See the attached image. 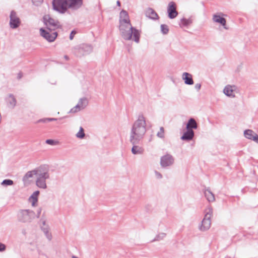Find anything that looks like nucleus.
<instances>
[{
    "label": "nucleus",
    "instance_id": "1",
    "mask_svg": "<svg viewBox=\"0 0 258 258\" xmlns=\"http://www.w3.org/2000/svg\"><path fill=\"white\" fill-rule=\"evenodd\" d=\"M147 124L145 116L140 114L133 123L130 132V142L131 144L140 143L147 132Z\"/></svg>",
    "mask_w": 258,
    "mask_h": 258
},
{
    "label": "nucleus",
    "instance_id": "2",
    "mask_svg": "<svg viewBox=\"0 0 258 258\" xmlns=\"http://www.w3.org/2000/svg\"><path fill=\"white\" fill-rule=\"evenodd\" d=\"M119 29L122 37L126 40H134L136 43L140 41V33L134 28L131 24L125 26H119Z\"/></svg>",
    "mask_w": 258,
    "mask_h": 258
},
{
    "label": "nucleus",
    "instance_id": "3",
    "mask_svg": "<svg viewBox=\"0 0 258 258\" xmlns=\"http://www.w3.org/2000/svg\"><path fill=\"white\" fill-rule=\"evenodd\" d=\"M49 178L50 174L48 167L46 165L39 166L36 179L37 186L40 188L46 189L47 188L46 180L49 179Z\"/></svg>",
    "mask_w": 258,
    "mask_h": 258
},
{
    "label": "nucleus",
    "instance_id": "4",
    "mask_svg": "<svg viewBox=\"0 0 258 258\" xmlns=\"http://www.w3.org/2000/svg\"><path fill=\"white\" fill-rule=\"evenodd\" d=\"M204 218L200 227V229L203 231L208 230L211 227V218L213 215V210L212 208L209 207L206 208Z\"/></svg>",
    "mask_w": 258,
    "mask_h": 258
},
{
    "label": "nucleus",
    "instance_id": "5",
    "mask_svg": "<svg viewBox=\"0 0 258 258\" xmlns=\"http://www.w3.org/2000/svg\"><path fill=\"white\" fill-rule=\"evenodd\" d=\"M51 29H40V35L49 42H53L57 36V33Z\"/></svg>",
    "mask_w": 258,
    "mask_h": 258
},
{
    "label": "nucleus",
    "instance_id": "6",
    "mask_svg": "<svg viewBox=\"0 0 258 258\" xmlns=\"http://www.w3.org/2000/svg\"><path fill=\"white\" fill-rule=\"evenodd\" d=\"M226 15L221 12H218L213 15L212 21L215 24H219L224 29L227 30L228 27L226 24V20L224 18Z\"/></svg>",
    "mask_w": 258,
    "mask_h": 258
},
{
    "label": "nucleus",
    "instance_id": "7",
    "mask_svg": "<svg viewBox=\"0 0 258 258\" xmlns=\"http://www.w3.org/2000/svg\"><path fill=\"white\" fill-rule=\"evenodd\" d=\"M52 6L53 10L62 14L64 13L69 8L67 0H53Z\"/></svg>",
    "mask_w": 258,
    "mask_h": 258
},
{
    "label": "nucleus",
    "instance_id": "8",
    "mask_svg": "<svg viewBox=\"0 0 258 258\" xmlns=\"http://www.w3.org/2000/svg\"><path fill=\"white\" fill-rule=\"evenodd\" d=\"M18 217L20 221L23 222H30L35 217V213L29 210H21L19 214Z\"/></svg>",
    "mask_w": 258,
    "mask_h": 258
},
{
    "label": "nucleus",
    "instance_id": "9",
    "mask_svg": "<svg viewBox=\"0 0 258 258\" xmlns=\"http://www.w3.org/2000/svg\"><path fill=\"white\" fill-rule=\"evenodd\" d=\"M43 22L47 29L54 30L59 28L60 25L58 21L51 18L49 15L43 17Z\"/></svg>",
    "mask_w": 258,
    "mask_h": 258
},
{
    "label": "nucleus",
    "instance_id": "10",
    "mask_svg": "<svg viewBox=\"0 0 258 258\" xmlns=\"http://www.w3.org/2000/svg\"><path fill=\"white\" fill-rule=\"evenodd\" d=\"M92 50L91 45L83 44L75 48V53L77 56H81L90 53Z\"/></svg>",
    "mask_w": 258,
    "mask_h": 258
},
{
    "label": "nucleus",
    "instance_id": "11",
    "mask_svg": "<svg viewBox=\"0 0 258 258\" xmlns=\"http://www.w3.org/2000/svg\"><path fill=\"white\" fill-rule=\"evenodd\" d=\"M10 19L9 25L11 28L15 29L20 26L21 24V20L15 11H12L11 12Z\"/></svg>",
    "mask_w": 258,
    "mask_h": 258
},
{
    "label": "nucleus",
    "instance_id": "12",
    "mask_svg": "<svg viewBox=\"0 0 258 258\" xmlns=\"http://www.w3.org/2000/svg\"><path fill=\"white\" fill-rule=\"evenodd\" d=\"M88 105V100L86 97H83L79 99L77 104L72 108L70 111L72 113H76L84 109Z\"/></svg>",
    "mask_w": 258,
    "mask_h": 258
},
{
    "label": "nucleus",
    "instance_id": "13",
    "mask_svg": "<svg viewBox=\"0 0 258 258\" xmlns=\"http://www.w3.org/2000/svg\"><path fill=\"white\" fill-rule=\"evenodd\" d=\"M174 163V158L170 154H167L161 157L160 165L163 168L172 166Z\"/></svg>",
    "mask_w": 258,
    "mask_h": 258
},
{
    "label": "nucleus",
    "instance_id": "14",
    "mask_svg": "<svg viewBox=\"0 0 258 258\" xmlns=\"http://www.w3.org/2000/svg\"><path fill=\"white\" fill-rule=\"evenodd\" d=\"M223 93L230 98L235 97V94L238 92L237 87L235 85H227L223 89Z\"/></svg>",
    "mask_w": 258,
    "mask_h": 258
},
{
    "label": "nucleus",
    "instance_id": "15",
    "mask_svg": "<svg viewBox=\"0 0 258 258\" xmlns=\"http://www.w3.org/2000/svg\"><path fill=\"white\" fill-rule=\"evenodd\" d=\"M167 12L168 17L171 19H174L178 15V12L176 10V4L173 2L169 3L167 7Z\"/></svg>",
    "mask_w": 258,
    "mask_h": 258
},
{
    "label": "nucleus",
    "instance_id": "16",
    "mask_svg": "<svg viewBox=\"0 0 258 258\" xmlns=\"http://www.w3.org/2000/svg\"><path fill=\"white\" fill-rule=\"evenodd\" d=\"M131 24L130 20L127 12L122 10L119 15V26H125Z\"/></svg>",
    "mask_w": 258,
    "mask_h": 258
},
{
    "label": "nucleus",
    "instance_id": "17",
    "mask_svg": "<svg viewBox=\"0 0 258 258\" xmlns=\"http://www.w3.org/2000/svg\"><path fill=\"white\" fill-rule=\"evenodd\" d=\"M68 8L74 10L79 9L82 5V0H67Z\"/></svg>",
    "mask_w": 258,
    "mask_h": 258
},
{
    "label": "nucleus",
    "instance_id": "18",
    "mask_svg": "<svg viewBox=\"0 0 258 258\" xmlns=\"http://www.w3.org/2000/svg\"><path fill=\"white\" fill-rule=\"evenodd\" d=\"M38 171V167L35 169L27 172L23 178V181L26 183L29 179L33 177L34 175L37 176V172Z\"/></svg>",
    "mask_w": 258,
    "mask_h": 258
},
{
    "label": "nucleus",
    "instance_id": "19",
    "mask_svg": "<svg viewBox=\"0 0 258 258\" xmlns=\"http://www.w3.org/2000/svg\"><path fill=\"white\" fill-rule=\"evenodd\" d=\"M194 132L193 130H187L186 132L184 133L181 139L183 141H190L194 137Z\"/></svg>",
    "mask_w": 258,
    "mask_h": 258
},
{
    "label": "nucleus",
    "instance_id": "20",
    "mask_svg": "<svg viewBox=\"0 0 258 258\" xmlns=\"http://www.w3.org/2000/svg\"><path fill=\"white\" fill-rule=\"evenodd\" d=\"M182 78L184 80L185 84L187 85H192L194 81L191 74L184 72L182 74Z\"/></svg>",
    "mask_w": 258,
    "mask_h": 258
},
{
    "label": "nucleus",
    "instance_id": "21",
    "mask_svg": "<svg viewBox=\"0 0 258 258\" xmlns=\"http://www.w3.org/2000/svg\"><path fill=\"white\" fill-rule=\"evenodd\" d=\"M145 15L147 17L151 19L156 20L158 19L157 14L151 8H148L146 10Z\"/></svg>",
    "mask_w": 258,
    "mask_h": 258
},
{
    "label": "nucleus",
    "instance_id": "22",
    "mask_svg": "<svg viewBox=\"0 0 258 258\" xmlns=\"http://www.w3.org/2000/svg\"><path fill=\"white\" fill-rule=\"evenodd\" d=\"M138 144H132L133 146L132 148V153L134 155L142 154L144 152L143 148L137 145Z\"/></svg>",
    "mask_w": 258,
    "mask_h": 258
},
{
    "label": "nucleus",
    "instance_id": "23",
    "mask_svg": "<svg viewBox=\"0 0 258 258\" xmlns=\"http://www.w3.org/2000/svg\"><path fill=\"white\" fill-rule=\"evenodd\" d=\"M204 195L207 200L209 202H213L215 201V198L213 193L210 189H206L204 191Z\"/></svg>",
    "mask_w": 258,
    "mask_h": 258
},
{
    "label": "nucleus",
    "instance_id": "24",
    "mask_svg": "<svg viewBox=\"0 0 258 258\" xmlns=\"http://www.w3.org/2000/svg\"><path fill=\"white\" fill-rule=\"evenodd\" d=\"M198 127V124L195 119L190 118L186 126L187 130H192V129H196Z\"/></svg>",
    "mask_w": 258,
    "mask_h": 258
},
{
    "label": "nucleus",
    "instance_id": "25",
    "mask_svg": "<svg viewBox=\"0 0 258 258\" xmlns=\"http://www.w3.org/2000/svg\"><path fill=\"white\" fill-rule=\"evenodd\" d=\"M39 194V191L37 190L34 191L30 197L29 200L33 206H35L38 201V196Z\"/></svg>",
    "mask_w": 258,
    "mask_h": 258
},
{
    "label": "nucleus",
    "instance_id": "26",
    "mask_svg": "<svg viewBox=\"0 0 258 258\" xmlns=\"http://www.w3.org/2000/svg\"><path fill=\"white\" fill-rule=\"evenodd\" d=\"M256 135V134L251 130H246L244 132V137L249 140H252Z\"/></svg>",
    "mask_w": 258,
    "mask_h": 258
},
{
    "label": "nucleus",
    "instance_id": "27",
    "mask_svg": "<svg viewBox=\"0 0 258 258\" xmlns=\"http://www.w3.org/2000/svg\"><path fill=\"white\" fill-rule=\"evenodd\" d=\"M193 20L191 18L188 19L182 18L180 20V25L181 27L188 26L192 23Z\"/></svg>",
    "mask_w": 258,
    "mask_h": 258
},
{
    "label": "nucleus",
    "instance_id": "28",
    "mask_svg": "<svg viewBox=\"0 0 258 258\" xmlns=\"http://www.w3.org/2000/svg\"><path fill=\"white\" fill-rule=\"evenodd\" d=\"M41 229L43 232L45 231L50 230L49 225L46 223V220L44 219H41Z\"/></svg>",
    "mask_w": 258,
    "mask_h": 258
},
{
    "label": "nucleus",
    "instance_id": "29",
    "mask_svg": "<svg viewBox=\"0 0 258 258\" xmlns=\"http://www.w3.org/2000/svg\"><path fill=\"white\" fill-rule=\"evenodd\" d=\"M8 102L10 104V105L12 107H14L16 104V100L14 96L12 95H10L8 97Z\"/></svg>",
    "mask_w": 258,
    "mask_h": 258
},
{
    "label": "nucleus",
    "instance_id": "30",
    "mask_svg": "<svg viewBox=\"0 0 258 258\" xmlns=\"http://www.w3.org/2000/svg\"><path fill=\"white\" fill-rule=\"evenodd\" d=\"M85 134L84 133V128L81 126L79 132L76 134V136L77 138L82 139L85 137Z\"/></svg>",
    "mask_w": 258,
    "mask_h": 258
},
{
    "label": "nucleus",
    "instance_id": "31",
    "mask_svg": "<svg viewBox=\"0 0 258 258\" xmlns=\"http://www.w3.org/2000/svg\"><path fill=\"white\" fill-rule=\"evenodd\" d=\"M161 31L163 34H167L169 32L168 26L165 24H162L160 26Z\"/></svg>",
    "mask_w": 258,
    "mask_h": 258
},
{
    "label": "nucleus",
    "instance_id": "32",
    "mask_svg": "<svg viewBox=\"0 0 258 258\" xmlns=\"http://www.w3.org/2000/svg\"><path fill=\"white\" fill-rule=\"evenodd\" d=\"M166 233H160L157 235L155 237L154 241H160L166 237Z\"/></svg>",
    "mask_w": 258,
    "mask_h": 258
},
{
    "label": "nucleus",
    "instance_id": "33",
    "mask_svg": "<svg viewBox=\"0 0 258 258\" xmlns=\"http://www.w3.org/2000/svg\"><path fill=\"white\" fill-rule=\"evenodd\" d=\"M157 136L158 138L163 139L164 138V128L161 126L160 127L159 131L157 133Z\"/></svg>",
    "mask_w": 258,
    "mask_h": 258
},
{
    "label": "nucleus",
    "instance_id": "34",
    "mask_svg": "<svg viewBox=\"0 0 258 258\" xmlns=\"http://www.w3.org/2000/svg\"><path fill=\"white\" fill-rule=\"evenodd\" d=\"M13 181L11 179H5L2 182L3 185H12L13 184Z\"/></svg>",
    "mask_w": 258,
    "mask_h": 258
},
{
    "label": "nucleus",
    "instance_id": "35",
    "mask_svg": "<svg viewBox=\"0 0 258 258\" xmlns=\"http://www.w3.org/2000/svg\"><path fill=\"white\" fill-rule=\"evenodd\" d=\"M45 237L48 240H51L52 238V236L50 230L45 231L43 232Z\"/></svg>",
    "mask_w": 258,
    "mask_h": 258
},
{
    "label": "nucleus",
    "instance_id": "36",
    "mask_svg": "<svg viewBox=\"0 0 258 258\" xmlns=\"http://www.w3.org/2000/svg\"><path fill=\"white\" fill-rule=\"evenodd\" d=\"M45 142L46 144H47L48 145H54L57 143V141H55L51 140V139H48V140H46Z\"/></svg>",
    "mask_w": 258,
    "mask_h": 258
},
{
    "label": "nucleus",
    "instance_id": "37",
    "mask_svg": "<svg viewBox=\"0 0 258 258\" xmlns=\"http://www.w3.org/2000/svg\"><path fill=\"white\" fill-rule=\"evenodd\" d=\"M6 245L0 242V252H4L6 250Z\"/></svg>",
    "mask_w": 258,
    "mask_h": 258
},
{
    "label": "nucleus",
    "instance_id": "38",
    "mask_svg": "<svg viewBox=\"0 0 258 258\" xmlns=\"http://www.w3.org/2000/svg\"><path fill=\"white\" fill-rule=\"evenodd\" d=\"M155 175L156 178H157V179H161V178H162V174L160 172H159L158 171H155Z\"/></svg>",
    "mask_w": 258,
    "mask_h": 258
},
{
    "label": "nucleus",
    "instance_id": "39",
    "mask_svg": "<svg viewBox=\"0 0 258 258\" xmlns=\"http://www.w3.org/2000/svg\"><path fill=\"white\" fill-rule=\"evenodd\" d=\"M32 1L33 3L36 5L41 3L43 1V0H32Z\"/></svg>",
    "mask_w": 258,
    "mask_h": 258
},
{
    "label": "nucleus",
    "instance_id": "40",
    "mask_svg": "<svg viewBox=\"0 0 258 258\" xmlns=\"http://www.w3.org/2000/svg\"><path fill=\"white\" fill-rule=\"evenodd\" d=\"M195 88L198 90H200L201 88V85L199 83L196 84L195 85Z\"/></svg>",
    "mask_w": 258,
    "mask_h": 258
},
{
    "label": "nucleus",
    "instance_id": "41",
    "mask_svg": "<svg viewBox=\"0 0 258 258\" xmlns=\"http://www.w3.org/2000/svg\"><path fill=\"white\" fill-rule=\"evenodd\" d=\"M252 141L258 144V135L257 134L254 136Z\"/></svg>",
    "mask_w": 258,
    "mask_h": 258
},
{
    "label": "nucleus",
    "instance_id": "42",
    "mask_svg": "<svg viewBox=\"0 0 258 258\" xmlns=\"http://www.w3.org/2000/svg\"><path fill=\"white\" fill-rule=\"evenodd\" d=\"M41 208H39L37 210V217H39L40 215V214H41Z\"/></svg>",
    "mask_w": 258,
    "mask_h": 258
},
{
    "label": "nucleus",
    "instance_id": "43",
    "mask_svg": "<svg viewBox=\"0 0 258 258\" xmlns=\"http://www.w3.org/2000/svg\"><path fill=\"white\" fill-rule=\"evenodd\" d=\"M47 120V119H46V118H43V119H40L38 120V122H46Z\"/></svg>",
    "mask_w": 258,
    "mask_h": 258
},
{
    "label": "nucleus",
    "instance_id": "44",
    "mask_svg": "<svg viewBox=\"0 0 258 258\" xmlns=\"http://www.w3.org/2000/svg\"><path fill=\"white\" fill-rule=\"evenodd\" d=\"M46 119H47L48 121H53L56 120L57 119L54 118H46Z\"/></svg>",
    "mask_w": 258,
    "mask_h": 258
},
{
    "label": "nucleus",
    "instance_id": "45",
    "mask_svg": "<svg viewBox=\"0 0 258 258\" xmlns=\"http://www.w3.org/2000/svg\"><path fill=\"white\" fill-rule=\"evenodd\" d=\"M73 37H74V35H73V32H72L71 34H70V39L71 40H72L73 39Z\"/></svg>",
    "mask_w": 258,
    "mask_h": 258
},
{
    "label": "nucleus",
    "instance_id": "46",
    "mask_svg": "<svg viewBox=\"0 0 258 258\" xmlns=\"http://www.w3.org/2000/svg\"><path fill=\"white\" fill-rule=\"evenodd\" d=\"M116 3H117V5L118 6H120V3L119 1H118Z\"/></svg>",
    "mask_w": 258,
    "mask_h": 258
},
{
    "label": "nucleus",
    "instance_id": "47",
    "mask_svg": "<svg viewBox=\"0 0 258 258\" xmlns=\"http://www.w3.org/2000/svg\"><path fill=\"white\" fill-rule=\"evenodd\" d=\"M64 58H65L66 60H68V59H69V57H68L67 55H65V56H64Z\"/></svg>",
    "mask_w": 258,
    "mask_h": 258
},
{
    "label": "nucleus",
    "instance_id": "48",
    "mask_svg": "<svg viewBox=\"0 0 258 258\" xmlns=\"http://www.w3.org/2000/svg\"><path fill=\"white\" fill-rule=\"evenodd\" d=\"M72 258H79V257L77 256H75V255H73L72 256Z\"/></svg>",
    "mask_w": 258,
    "mask_h": 258
}]
</instances>
